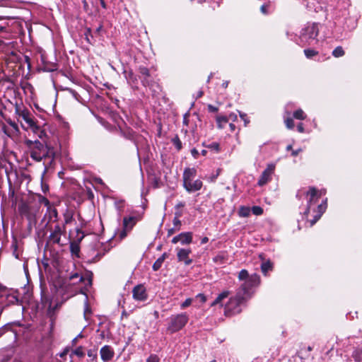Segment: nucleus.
Returning a JSON list of instances; mask_svg holds the SVG:
<instances>
[{
  "mask_svg": "<svg viewBox=\"0 0 362 362\" xmlns=\"http://www.w3.org/2000/svg\"><path fill=\"white\" fill-rule=\"evenodd\" d=\"M129 230H130L126 229L125 228H124V229L122 230H121L120 233H119L118 237H119V240L124 239L127 235V233Z\"/></svg>",
  "mask_w": 362,
  "mask_h": 362,
  "instance_id": "nucleus-43",
  "label": "nucleus"
},
{
  "mask_svg": "<svg viewBox=\"0 0 362 362\" xmlns=\"http://www.w3.org/2000/svg\"><path fill=\"white\" fill-rule=\"evenodd\" d=\"M8 123L11 125V127H12V129H13V131L18 132V125L13 121L11 120H9L8 122Z\"/></svg>",
  "mask_w": 362,
  "mask_h": 362,
  "instance_id": "nucleus-47",
  "label": "nucleus"
},
{
  "mask_svg": "<svg viewBox=\"0 0 362 362\" xmlns=\"http://www.w3.org/2000/svg\"><path fill=\"white\" fill-rule=\"evenodd\" d=\"M192 154L194 157H197V155L198 154V151L196 149L194 148V149L192 150Z\"/></svg>",
  "mask_w": 362,
  "mask_h": 362,
  "instance_id": "nucleus-63",
  "label": "nucleus"
},
{
  "mask_svg": "<svg viewBox=\"0 0 362 362\" xmlns=\"http://www.w3.org/2000/svg\"><path fill=\"white\" fill-rule=\"evenodd\" d=\"M167 257V254L163 253L153 264V271H158L162 266L163 262Z\"/></svg>",
  "mask_w": 362,
  "mask_h": 362,
  "instance_id": "nucleus-16",
  "label": "nucleus"
},
{
  "mask_svg": "<svg viewBox=\"0 0 362 362\" xmlns=\"http://www.w3.org/2000/svg\"><path fill=\"white\" fill-rule=\"evenodd\" d=\"M285 124L288 129H293L294 127V122L292 118L288 117L285 119Z\"/></svg>",
  "mask_w": 362,
  "mask_h": 362,
  "instance_id": "nucleus-37",
  "label": "nucleus"
},
{
  "mask_svg": "<svg viewBox=\"0 0 362 362\" xmlns=\"http://www.w3.org/2000/svg\"><path fill=\"white\" fill-rule=\"evenodd\" d=\"M297 129H298V131L300 133H303L304 132V127H303V125L302 123H300L298 124L297 126Z\"/></svg>",
  "mask_w": 362,
  "mask_h": 362,
  "instance_id": "nucleus-52",
  "label": "nucleus"
},
{
  "mask_svg": "<svg viewBox=\"0 0 362 362\" xmlns=\"http://www.w3.org/2000/svg\"><path fill=\"white\" fill-rule=\"evenodd\" d=\"M192 241V233L185 232L182 233L172 239V243L176 244L180 243L182 245H187L191 243Z\"/></svg>",
  "mask_w": 362,
  "mask_h": 362,
  "instance_id": "nucleus-11",
  "label": "nucleus"
},
{
  "mask_svg": "<svg viewBox=\"0 0 362 362\" xmlns=\"http://www.w3.org/2000/svg\"><path fill=\"white\" fill-rule=\"evenodd\" d=\"M74 354L75 355H76L77 356H78V357H83L85 355V354L83 352V348L81 346H79V347L76 348L74 350Z\"/></svg>",
  "mask_w": 362,
  "mask_h": 362,
  "instance_id": "nucleus-40",
  "label": "nucleus"
},
{
  "mask_svg": "<svg viewBox=\"0 0 362 362\" xmlns=\"http://www.w3.org/2000/svg\"><path fill=\"white\" fill-rule=\"evenodd\" d=\"M326 208H327V199H325L324 203H322L318 206L319 214L322 215L325 211Z\"/></svg>",
  "mask_w": 362,
  "mask_h": 362,
  "instance_id": "nucleus-41",
  "label": "nucleus"
},
{
  "mask_svg": "<svg viewBox=\"0 0 362 362\" xmlns=\"http://www.w3.org/2000/svg\"><path fill=\"white\" fill-rule=\"evenodd\" d=\"M248 272L246 269H242L238 274V279L240 281H244V282L250 277Z\"/></svg>",
  "mask_w": 362,
  "mask_h": 362,
  "instance_id": "nucleus-28",
  "label": "nucleus"
},
{
  "mask_svg": "<svg viewBox=\"0 0 362 362\" xmlns=\"http://www.w3.org/2000/svg\"><path fill=\"white\" fill-rule=\"evenodd\" d=\"M240 117L245 122V125L246 126L249 123V120L247 119V115L245 113L239 112Z\"/></svg>",
  "mask_w": 362,
  "mask_h": 362,
  "instance_id": "nucleus-46",
  "label": "nucleus"
},
{
  "mask_svg": "<svg viewBox=\"0 0 362 362\" xmlns=\"http://www.w3.org/2000/svg\"><path fill=\"white\" fill-rule=\"evenodd\" d=\"M47 212L49 214V221H57L58 213H57V211L56 209L49 206L47 208Z\"/></svg>",
  "mask_w": 362,
  "mask_h": 362,
  "instance_id": "nucleus-20",
  "label": "nucleus"
},
{
  "mask_svg": "<svg viewBox=\"0 0 362 362\" xmlns=\"http://www.w3.org/2000/svg\"><path fill=\"white\" fill-rule=\"evenodd\" d=\"M100 354L101 359L103 361H110L115 355V352H114L112 348L108 345H105V346H103L100 351Z\"/></svg>",
  "mask_w": 362,
  "mask_h": 362,
  "instance_id": "nucleus-14",
  "label": "nucleus"
},
{
  "mask_svg": "<svg viewBox=\"0 0 362 362\" xmlns=\"http://www.w3.org/2000/svg\"><path fill=\"white\" fill-rule=\"evenodd\" d=\"M352 357L357 362H361L362 361V349H356L352 353Z\"/></svg>",
  "mask_w": 362,
  "mask_h": 362,
  "instance_id": "nucleus-22",
  "label": "nucleus"
},
{
  "mask_svg": "<svg viewBox=\"0 0 362 362\" xmlns=\"http://www.w3.org/2000/svg\"><path fill=\"white\" fill-rule=\"evenodd\" d=\"M275 170V165L270 163L267 165L266 169L262 172L258 180V185L263 186L267 184L271 179Z\"/></svg>",
  "mask_w": 362,
  "mask_h": 362,
  "instance_id": "nucleus-8",
  "label": "nucleus"
},
{
  "mask_svg": "<svg viewBox=\"0 0 362 362\" xmlns=\"http://www.w3.org/2000/svg\"><path fill=\"white\" fill-rule=\"evenodd\" d=\"M208 110L209 112H216L218 111V108L216 107L213 106L212 105H208Z\"/></svg>",
  "mask_w": 362,
  "mask_h": 362,
  "instance_id": "nucleus-51",
  "label": "nucleus"
},
{
  "mask_svg": "<svg viewBox=\"0 0 362 362\" xmlns=\"http://www.w3.org/2000/svg\"><path fill=\"white\" fill-rule=\"evenodd\" d=\"M172 141L177 150H180L182 148V142L177 136L173 138Z\"/></svg>",
  "mask_w": 362,
  "mask_h": 362,
  "instance_id": "nucleus-33",
  "label": "nucleus"
},
{
  "mask_svg": "<svg viewBox=\"0 0 362 362\" xmlns=\"http://www.w3.org/2000/svg\"><path fill=\"white\" fill-rule=\"evenodd\" d=\"M64 230L59 225L55 226L54 230L49 236V240L54 244H60L61 235L63 234Z\"/></svg>",
  "mask_w": 362,
  "mask_h": 362,
  "instance_id": "nucleus-13",
  "label": "nucleus"
},
{
  "mask_svg": "<svg viewBox=\"0 0 362 362\" xmlns=\"http://www.w3.org/2000/svg\"><path fill=\"white\" fill-rule=\"evenodd\" d=\"M132 293L133 298L136 300L144 301L148 298L146 288L142 284L136 286L132 290Z\"/></svg>",
  "mask_w": 362,
  "mask_h": 362,
  "instance_id": "nucleus-9",
  "label": "nucleus"
},
{
  "mask_svg": "<svg viewBox=\"0 0 362 362\" xmlns=\"http://www.w3.org/2000/svg\"><path fill=\"white\" fill-rule=\"evenodd\" d=\"M124 136L129 139H131V134L130 133H128V134H125V133H122Z\"/></svg>",
  "mask_w": 362,
  "mask_h": 362,
  "instance_id": "nucleus-64",
  "label": "nucleus"
},
{
  "mask_svg": "<svg viewBox=\"0 0 362 362\" xmlns=\"http://www.w3.org/2000/svg\"><path fill=\"white\" fill-rule=\"evenodd\" d=\"M192 302V298H187L182 304H181V308H185L191 305Z\"/></svg>",
  "mask_w": 362,
  "mask_h": 362,
  "instance_id": "nucleus-44",
  "label": "nucleus"
},
{
  "mask_svg": "<svg viewBox=\"0 0 362 362\" xmlns=\"http://www.w3.org/2000/svg\"><path fill=\"white\" fill-rule=\"evenodd\" d=\"M216 122H217L218 128H222L223 127L222 123L228 122V119L226 117H224V116H218L216 117Z\"/></svg>",
  "mask_w": 362,
  "mask_h": 362,
  "instance_id": "nucleus-32",
  "label": "nucleus"
},
{
  "mask_svg": "<svg viewBox=\"0 0 362 362\" xmlns=\"http://www.w3.org/2000/svg\"><path fill=\"white\" fill-rule=\"evenodd\" d=\"M207 147L211 150L215 151L216 152L219 151V144L216 142L210 144Z\"/></svg>",
  "mask_w": 362,
  "mask_h": 362,
  "instance_id": "nucleus-42",
  "label": "nucleus"
},
{
  "mask_svg": "<svg viewBox=\"0 0 362 362\" xmlns=\"http://www.w3.org/2000/svg\"><path fill=\"white\" fill-rule=\"evenodd\" d=\"M293 117L297 119H304L305 118V113L301 109L295 111L293 112Z\"/></svg>",
  "mask_w": 362,
  "mask_h": 362,
  "instance_id": "nucleus-30",
  "label": "nucleus"
},
{
  "mask_svg": "<svg viewBox=\"0 0 362 362\" xmlns=\"http://www.w3.org/2000/svg\"><path fill=\"white\" fill-rule=\"evenodd\" d=\"M176 250L179 262H184L185 265H189L192 262V260L189 257L192 252L190 249L176 248Z\"/></svg>",
  "mask_w": 362,
  "mask_h": 362,
  "instance_id": "nucleus-10",
  "label": "nucleus"
},
{
  "mask_svg": "<svg viewBox=\"0 0 362 362\" xmlns=\"http://www.w3.org/2000/svg\"><path fill=\"white\" fill-rule=\"evenodd\" d=\"M260 10L262 11V13L264 14H267V6L266 5H262L260 8Z\"/></svg>",
  "mask_w": 362,
  "mask_h": 362,
  "instance_id": "nucleus-55",
  "label": "nucleus"
},
{
  "mask_svg": "<svg viewBox=\"0 0 362 362\" xmlns=\"http://www.w3.org/2000/svg\"><path fill=\"white\" fill-rule=\"evenodd\" d=\"M139 73L146 77H148L150 76L149 70L144 66L139 67Z\"/></svg>",
  "mask_w": 362,
  "mask_h": 362,
  "instance_id": "nucleus-38",
  "label": "nucleus"
},
{
  "mask_svg": "<svg viewBox=\"0 0 362 362\" xmlns=\"http://www.w3.org/2000/svg\"><path fill=\"white\" fill-rule=\"evenodd\" d=\"M302 151L301 148H298L297 150L292 151L291 155L293 156H296L298 155V153Z\"/></svg>",
  "mask_w": 362,
  "mask_h": 362,
  "instance_id": "nucleus-54",
  "label": "nucleus"
},
{
  "mask_svg": "<svg viewBox=\"0 0 362 362\" xmlns=\"http://www.w3.org/2000/svg\"><path fill=\"white\" fill-rule=\"evenodd\" d=\"M3 38L4 37L0 35V51L7 52L10 47V42H6Z\"/></svg>",
  "mask_w": 362,
  "mask_h": 362,
  "instance_id": "nucleus-25",
  "label": "nucleus"
},
{
  "mask_svg": "<svg viewBox=\"0 0 362 362\" xmlns=\"http://www.w3.org/2000/svg\"><path fill=\"white\" fill-rule=\"evenodd\" d=\"M100 5L103 8H106V4L104 0H100Z\"/></svg>",
  "mask_w": 362,
  "mask_h": 362,
  "instance_id": "nucleus-62",
  "label": "nucleus"
},
{
  "mask_svg": "<svg viewBox=\"0 0 362 362\" xmlns=\"http://www.w3.org/2000/svg\"><path fill=\"white\" fill-rule=\"evenodd\" d=\"M334 57H340L344 55V51L341 46L337 47L332 52Z\"/></svg>",
  "mask_w": 362,
  "mask_h": 362,
  "instance_id": "nucleus-27",
  "label": "nucleus"
},
{
  "mask_svg": "<svg viewBox=\"0 0 362 362\" xmlns=\"http://www.w3.org/2000/svg\"><path fill=\"white\" fill-rule=\"evenodd\" d=\"M251 211L255 215L259 216L262 214L263 209L260 206H255L251 209Z\"/></svg>",
  "mask_w": 362,
  "mask_h": 362,
  "instance_id": "nucleus-36",
  "label": "nucleus"
},
{
  "mask_svg": "<svg viewBox=\"0 0 362 362\" xmlns=\"http://www.w3.org/2000/svg\"><path fill=\"white\" fill-rule=\"evenodd\" d=\"M19 210H20L21 213L24 214V213H25L28 211V206L25 205V204H22L19 207Z\"/></svg>",
  "mask_w": 362,
  "mask_h": 362,
  "instance_id": "nucleus-49",
  "label": "nucleus"
},
{
  "mask_svg": "<svg viewBox=\"0 0 362 362\" xmlns=\"http://www.w3.org/2000/svg\"><path fill=\"white\" fill-rule=\"evenodd\" d=\"M209 241V238L207 237H204L202 240H201V243L202 244H205L207 242Z\"/></svg>",
  "mask_w": 362,
  "mask_h": 362,
  "instance_id": "nucleus-60",
  "label": "nucleus"
},
{
  "mask_svg": "<svg viewBox=\"0 0 362 362\" xmlns=\"http://www.w3.org/2000/svg\"><path fill=\"white\" fill-rule=\"evenodd\" d=\"M88 356L89 357H93V358H95L97 354L95 353H94V351H92L91 350H90L88 352Z\"/></svg>",
  "mask_w": 362,
  "mask_h": 362,
  "instance_id": "nucleus-57",
  "label": "nucleus"
},
{
  "mask_svg": "<svg viewBox=\"0 0 362 362\" xmlns=\"http://www.w3.org/2000/svg\"><path fill=\"white\" fill-rule=\"evenodd\" d=\"M146 362H160V359L157 355L151 354L146 359Z\"/></svg>",
  "mask_w": 362,
  "mask_h": 362,
  "instance_id": "nucleus-39",
  "label": "nucleus"
},
{
  "mask_svg": "<svg viewBox=\"0 0 362 362\" xmlns=\"http://www.w3.org/2000/svg\"><path fill=\"white\" fill-rule=\"evenodd\" d=\"M136 223V218L134 216L124 217L123 219V226L126 229L132 230Z\"/></svg>",
  "mask_w": 362,
  "mask_h": 362,
  "instance_id": "nucleus-15",
  "label": "nucleus"
},
{
  "mask_svg": "<svg viewBox=\"0 0 362 362\" xmlns=\"http://www.w3.org/2000/svg\"><path fill=\"white\" fill-rule=\"evenodd\" d=\"M16 113L19 117H22V119L28 124L29 127H30L33 130H37L39 129L33 117L32 116L30 112L28 110L16 109Z\"/></svg>",
  "mask_w": 362,
  "mask_h": 362,
  "instance_id": "nucleus-7",
  "label": "nucleus"
},
{
  "mask_svg": "<svg viewBox=\"0 0 362 362\" xmlns=\"http://www.w3.org/2000/svg\"><path fill=\"white\" fill-rule=\"evenodd\" d=\"M176 230H177L175 228L169 229L168 231V236L172 235Z\"/></svg>",
  "mask_w": 362,
  "mask_h": 362,
  "instance_id": "nucleus-56",
  "label": "nucleus"
},
{
  "mask_svg": "<svg viewBox=\"0 0 362 362\" xmlns=\"http://www.w3.org/2000/svg\"><path fill=\"white\" fill-rule=\"evenodd\" d=\"M319 33V29L317 24L311 23L308 24L306 27H305L300 33V42L307 44L312 45L313 42H316L317 37Z\"/></svg>",
  "mask_w": 362,
  "mask_h": 362,
  "instance_id": "nucleus-4",
  "label": "nucleus"
},
{
  "mask_svg": "<svg viewBox=\"0 0 362 362\" xmlns=\"http://www.w3.org/2000/svg\"><path fill=\"white\" fill-rule=\"evenodd\" d=\"M64 224L70 223L73 220V214L70 211H66L64 214Z\"/></svg>",
  "mask_w": 362,
  "mask_h": 362,
  "instance_id": "nucleus-31",
  "label": "nucleus"
},
{
  "mask_svg": "<svg viewBox=\"0 0 362 362\" xmlns=\"http://www.w3.org/2000/svg\"><path fill=\"white\" fill-rule=\"evenodd\" d=\"M175 214V216L173 218V225H174V228H175L177 230H180V226H181V221L179 219V218L182 216V213L181 212H176Z\"/></svg>",
  "mask_w": 362,
  "mask_h": 362,
  "instance_id": "nucleus-21",
  "label": "nucleus"
},
{
  "mask_svg": "<svg viewBox=\"0 0 362 362\" xmlns=\"http://www.w3.org/2000/svg\"><path fill=\"white\" fill-rule=\"evenodd\" d=\"M325 192L320 191V192L315 187H310L309 191L307 192V195L309 196L308 199V206L307 208L306 211L305 212L307 214L309 212L310 205L313 202H316L319 197L322 195Z\"/></svg>",
  "mask_w": 362,
  "mask_h": 362,
  "instance_id": "nucleus-12",
  "label": "nucleus"
},
{
  "mask_svg": "<svg viewBox=\"0 0 362 362\" xmlns=\"http://www.w3.org/2000/svg\"><path fill=\"white\" fill-rule=\"evenodd\" d=\"M56 69H57V68H56V66L54 64V65H52V67H50V68H47V71H52L56 70Z\"/></svg>",
  "mask_w": 362,
  "mask_h": 362,
  "instance_id": "nucleus-61",
  "label": "nucleus"
},
{
  "mask_svg": "<svg viewBox=\"0 0 362 362\" xmlns=\"http://www.w3.org/2000/svg\"><path fill=\"white\" fill-rule=\"evenodd\" d=\"M196 298L200 299L202 303H204L206 300V296L204 294H202V293L198 294L196 296Z\"/></svg>",
  "mask_w": 362,
  "mask_h": 362,
  "instance_id": "nucleus-50",
  "label": "nucleus"
},
{
  "mask_svg": "<svg viewBox=\"0 0 362 362\" xmlns=\"http://www.w3.org/2000/svg\"><path fill=\"white\" fill-rule=\"evenodd\" d=\"M77 233H78V235L81 234V235L78 238V241L80 242L81 241V240L84 237V235L83 233L80 230H77Z\"/></svg>",
  "mask_w": 362,
  "mask_h": 362,
  "instance_id": "nucleus-58",
  "label": "nucleus"
},
{
  "mask_svg": "<svg viewBox=\"0 0 362 362\" xmlns=\"http://www.w3.org/2000/svg\"><path fill=\"white\" fill-rule=\"evenodd\" d=\"M25 144L30 149L31 158L37 162H40L44 160L46 171L48 167L52 165L55 159L57 153L54 148L49 144H43L38 140L34 141L27 140Z\"/></svg>",
  "mask_w": 362,
  "mask_h": 362,
  "instance_id": "nucleus-1",
  "label": "nucleus"
},
{
  "mask_svg": "<svg viewBox=\"0 0 362 362\" xmlns=\"http://www.w3.org/2000/svg\"><path fill=\"white\" fill-rule=\"evenodd\" d=\"M229 294L230 292L228 291H225L222 292L216 297V298L213 301L211 305L214 306L221 303L223 299L226 298L229 296Z\"/></svg>",
  "mask_w": 362,
  "mask_h": 362,
  "instance_id": "nucleus-18",
  "label": "nucleus"
},
{
  "mask_svg": "<svg viewBox=\"0 0 362 362\" xmlns=\"http://www.w3.org/2000/svg\"><path fill=\"white\" fill-rule=\"evenodd\" d=\"M213 260L216 264H223L226 261V255L224 253H219L214 257Z\"/></svg>",
  "mask_w": 362,
  "mask_h": 362,
  "instance_id": "nucleus-23",
  "label": "nucleus"
},
{
  "mask_svg": "<svg viewBox=\"0 0 362 362\" xmlns=\"http://www.w3.org/2000/svg\"><path fill=\"white\" fill-rule=\"evenodd\" d=\"M304 53L306 57L310 58L313 56L317 55L318 52L315 51L314 49H308L304 50Z\"/></svg>",
  "mask_w": 362,
  "mask_h": 362,
  "instance_id": "nucleus-35",
  "label": "nucleus"
},
{
  "mask_svg": "<svg viewBox=\"0 0 362 362\" xmlns=\"http://www.w3.org/2000/svg\"><path fill=\"white\" fill-rule=\"evenodd\" d=\"M40 202L41 204H43L45 206H47V208L49 206H49V201L47 198H45L44 197H40Z\"/></svg>",
  "mask_w": 362,
  "mask_h": 362,
  "instance_id": "nucleus-45",
  "label": "nucleus"
},
{
  "mask_svg": "<svg viewBox=\"0 0 362 362\" xmlns=\"http://www.w3.org/2000/svg\"><path fill=\"white\" fill-rule=\"evenodd\" d=\"M188 115H189L188 114H185V116H184L183 122L186 125H187V124H188V120H187Z\"/></svg>",
  "mask_w": 362,
  "mask_h": 362,
  "instance_id": "nucleus-59",
  "label": "nucleus"
},
{
  "mask_svg": "<svg viewBox=\"0 0 362 362\" xmlns=\"http://www.w3.org/2000/svg\"><path fill=\"white\" fill-rule=\"evenodd\" d=\"M196 170L194 168H187L183 173V185L185 189L189 192H196L201 189L202 182L199 180H193L196 176Z\"/></svg>",
  "mask_w": 362,
  "mask_h": 362,
  "instance_id": "nucleus-3",
  "label": "nucleus"
},
{
  "mask_svg": "<svg viewBox=\"0 0 362 362\" xmlns=\"http://www.w3.org/2000/svg\"><path fill=\"white\" fill-rule=\"evenodd\" d=\"M1 130L8 137H11L13 134V130L6 127V125H3V127H1Z\"/></svg>",
  "mask_w": 362,
  "mask_h": 362,
  "instance_id": "nucleus-34",
  "label": "nucleus"
},
{
  "mask_svg": "<svg viewBox=\"0 0 362 362\" xmlns=\"http://www.w3.org/2000/svg\"><path fill=\"white\" fill-rule=\"evenodd\" d=\"M260 284V277L257 274H253L241 285L240 292L250 298L251 296L250 291L253 287H257Z\"/></svg>",
  "mask_w": 362,
  "mask_h": 362,
  "instance_id": "nucleus-6",
  "label": "nucleus"
},
{
  "mask_svg": "<svg viewBox=\"0 0 362 362\" xmlns=\"http://www.w3.org/2000/svg\"><path fill=\"white\" fill-rule=\"evenodd\" d=\"M251 209L247 206H241L239 210V216L241 217H247L250 214Z\"/></svg>",
  "mask_w": 362,
  "mask_h": 362,
  "instance_id": "nucleus-24",
  "label": "nucleus"
},
{
  "mask_svg": "<svg viewBox=\"0 0 362 362\" xmlns=\"http://www.w3.org/2000/svg\"><path fill=\"white\" fill-rule=\"evenodd\" d=\"M189 317L186 313L172 315L170 318L168 330L171 333H174L182 329L187 323Z\"/></svg>",
  "mask_w": 362,
  "mask_h": 362,
  "instance_id": "nucleus-5",
  "label": "nucleus"
},
{
  "mask_svg": "<svg viewBox=\"0 0 362 362\" xmlns=\"http://www.w3.org/2000/svg\"><path fill=\"white\" fill-rule=\"evenodd\" d=\"M229 294L230 292L228 291H225L222 292L216 297V298L213 301L211 305L214 306L221 303L223 299L226 298L229 296Z\"/></svg>",
  "mask_w": 362,
  "mask_h": 362,
  "instance_id": "nucleus-17",
  "label": "nucleus"
},
{
  "mask_svg": "<svg viewBox=\"0 0 362 362\" xmlns=\"http://www.w3.org/2000/svg\"><path fill=\"white\" fill-rule=\"evenodd\" d=\"M185 206V202H178L176 205H175V208L176 209H180V208H182Z\"/></svg>",
  "mask_w": 362,
  "mask_h": 362,
  "instance_id": "nucleus-53",
  "label": "nucleus"
},
{
  "mask_svg": "<svg viewBox=\"0 0 362 362\" xmlns=\"http://www.w3.org/2000/svg\"><path fill=\"white\" fill-rule=\"evenodd\" d=\"M247 297H246L244 293L240 292L239 291L237 292L236 295L234 297H231L227 304L225 306V315H231L234 314H238L241 312L240 306L245 303L247 300Z\"/></svg>",
  "mask_w": 362,
  "mask_h": 362,
  "instance_id": "nucleus-2",
  "label": "nucleus"
},
{
  "mask_svg": "<svg viewBox=\"0 0 362 362\" xmlns=\"http://www.w3.org/2000/svg\"><path fill=\"white\" fill-rule=\"evenodd\" d=\"M273 264L269 261L264 262L261 265L262 273L266 276L269 271L272 270Z\"/></svg>",
  "mask_w": 362,
  "mask_h": 362,
  "instance_id": "nucleus-19",
  "label": "nucleus"
},
{
  "mask_svg": "<svg viewBox=\"0 0 362 362\" xmlns=\"http://www.w3.org/2000/svg\"><path fill=\"white\" fill-rule=\"evenodd\" d=\"M76 279H78V282H83L85 280V278L83 276L80 275L78 272L71 274L69 277V281H74Z\"/></svg>",
  "mask_w": 362,
  "mask_h": 362,
  "instance_id": "nucleus-29",
  "label": "nucleus"
},
{
  "mask_svg": "<svg viewBox=\"0 0 362 362\" xmlns=\"http://www.w3.org/2000/svg\"><path fill=\"white\" fill-rule=\"evenodd\" d=\"M70 249H71V252L73 255H75L76 256L78 255V253H79V251H80V247H79V245H78V243H71V245H70Z\"/></svg>",
  "mask_w": 362,
  "mask_h": 362,
  "instance_id": "nucleus-26",
  "label": "nucleus"
},
{
  "mask_svg": "<svg viewBox=\"0 0 362 362\" xmlns=\"http://www.w3.org/2000/svg\"><path fill=\"white\" fill-rule=\"evenodd\" d=\"M321 217V214H317L315 216V218L310 221V226H313Z\"/></svg>",
  "mask_w": 362,
  "mask_h": 362,
  "instance_id": "nucleus-48",
  "label": "nucleus"
}]
</instances>
